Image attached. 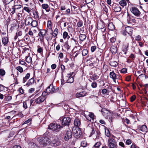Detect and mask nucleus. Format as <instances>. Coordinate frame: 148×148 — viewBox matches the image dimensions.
<instances>
[{
  "instance_id": "obj_32",
  "label": "nucleus",
  "mask_w": 148,
  "mask_h": 148,
  "mask_svg": "<svg viewBox=\"0 0 148 148\" xmlns=\"http://www.w3.org/2000/svg\"><path fill=\"white\" fill-rule=\"evenodd\" d=\"M90 78L92 80H95L99 78V76L96 74H94L90 76Z\"/></svg>"
},
{
  "instance_id": "obj_16",
  "label": "nucleus",
  "mask_w": 148,
  "mask_h": 148,
  "mask_svg": "<svg viewBox=\"0 0 148 148\" xmlns=\"http://www.w3.org/2000/svg\"><path fill=\"white\" fill-rule=\"evenodd\" d=\"M47 32V31L45 29H41L38 34V35L40 37H44Z\"/></svg>"
},
{
  "instance_id": "obj_58",
  "label": "nucleus",
  "mask_w": 148,
  "mask_h": 148,
  "mask_svg": "<svg viewBox=\"0 0 148 148\" xmlns=\"http://www.w3.org/2000/svg\"><path fill=\"white\" fill-rule=\"evenodd\" d=\"M124 121L126 122L127 124H129L130 123V121L127 118H126L125 119H124Z\"/></svg>"
},
{
  "instance_id": "obj_26",
  "label": "nucleus",
  "mask_w": 148,
  "mask_h": 148,
  "mask_svg": "<svg viewBox=\"0 0 148 148\" xmlns=\"http://www.w3.org/2000/svg\"><path fill=\"white\" fill-rule=\"evenodd\" d=\"M58 33V29L57 28H56L54 31L52 33V35L53 36L56 37L57 36Z\"/></svg>"
},
{
  "instance_id": "obj_6",
  "label": "nucleus",
  "mask_w": 148,
  "mask_h": 148,
  "mask_svg": "<svg viewBox=\"0 0 148 148\" xmlns=\"http://www.w3.org/2000/svg\"><path fill=\"white\" fill-rule=\"evenodd\" d=\"M45 93L46 92H43L42 93V95H41L35 100L34 103H36L37 104H40L43 102L46 99L45 97L43 95H45Z\"/></svg>"
},
{
  "instance_id": "obj_17",
  "label": "nucleus",
  "mask_w": 148,
  "mask_h": 148,
  "mask_svg": "<svg viewBox=\"0 0 148 148\" xmlns=\"http://www.w3.org/2000/svg\"><path fill=\"white\" fill-rule=\"evenodd\" d=\"M112 7L115 12H120L121 10V8L119 5H112Z\"/></svg>"
},
{
  "instance_id": "obj_24",
  "label": "nucleus",
  "mask_w": 148,
  "mask_h": 148,
  "mask_svg": "<svg viewBox=\"0 0 148 148\" xmlns=\"http://www.w3.org/2000/svg\"><path fill=\"white\" fill-rule=\"evenodd\" d=\"M132 31V29L129 27H127L125 28V31L129 34H131Z\"/></svg>"
},
{
  "instance_id": "obj_25",
  "label": "nucleus",
  "mask_w": 148,
  "mask_h": 148,
  "mask_svg": "<svg viewBox=\"0 0 148 148\" xmlns=\"http://www.w3.org/2000/svg\"><path fill=\"white\" fill-rule=\"evenodd\" d=\"M119 4L122 7H124L127 5V3L125 0H121L119 2Z\"/></svg>"
},
{
  "instance_id": "obj_10",
  "label": "nucleus",
  "mask_w": 148,
  "mask_h": 148,
  "mask_svg": "<svg viewBox=\"0 0 148 148\" xmlns=\"http://www.w3.org/2000/svg\"><path fill=\"white\" fill-rule=\"evenodd\" d=\"M130 11L131 12L136 16H139L140 14V12L136 7H132L130 9Z\"/></svg>"
},
{
  "instance_id": "obj_14",
  "label": "nucleus",
  "mask_w": 148,
  "mask_h": 148,
  "mask_svg": "<svg viewBox=\"0 0 148 148\" xmlns=\"http://www.w3.org/2000/svg\"><path fill=\"white\" fill-rule=\"evenodd\" d=\"M87 93L85 91L81 92L79 93H77L76 94V97L77 98H79L80 97H83L86 95Z\"/></svg>"
},
{
  "instance_id": "obj_31",
  "label": "nucleus",
  "mask_w": 148,
  "mask_h": 148,
  "mask_svg": "<svg viewBox=\"0 0 148 148\" xmlns=\"http://www.w3.org/2000/svg\"><path fill=\"white\" fill-rule=\"evenodd\" d=\"M31 25L32 27H36L38 25V23L36 21H32Z\"/></svg>"
},
{
  "instance_id": "obj_37",
  "label": "nucleus",
  "mask_w": 148,
  "mask_h": 148,
  "mask_svg": "<svg viewBox=\"0 0 148 148\" xmlns=\"http://www.w3.org/2000/svg\"><path fill=\"white\" fill-rule=\"evenodd\" d=\"M67 82L70 83H72L74 82V78L73 77H71L68 78L67 80Z\"/></svg>"
},
{
  "instance_id": "obj_45",
  "label": "nucleus",
  "mask_w": 148,
  "mask_h": 148,
  "mask_svg": "<svg viewBox=\"0 0 148 148\" xmlns=\"http://www.w3.org/2000/svg\"><path fill=\"white\" fill-rule=\"evenodd\" d=\"M5 74V71L2 69H0V75L2 76L4 75Z\"/></svg>"
},
{
  "instance_id": "obj_52",
  "label": "nucleus",
  "mask_w": 148,
  "mask_h": 148,
  "mask_svg": "<svg viewBox=\"0 0 148 148\" xmlns=\"http://www.w3.org/2000/svg\"><path fill=\"white\" fill-rule=\"evenodd\" d=\"M108 92L107 90L104 89L102 90L101 92L103 94H106L107 95H108V94L107 93Z\"/></svg>"
},
{
  "instance_id": "obj_13",
  "label": "nucleus",
  "mask_w": 148,
  "mask_h": 148,
  "mask_svg": "<svg viewBox=\"0 0 148 148\" xmlns=\"http://www.w3.org/2000/svg\"><path fill=\"white\" fill-rule=\"evenodd\" d=\"M32 21V17H26L25 21V25H31Z\"/></svg>"
},
{
  "instance_id": "obj_39",
  "label": "nucleus",
  "mask_w": 148,
  "mask_h": 148,
  "mask_svg": "<svg viewBox=\"0 0 148 148\" xmlns=\"http://www.w3.org/2000/svg\"><path fill=\"white\" fill-rule=\"evenodd\" d=\"M26 61L27 63H29L32 61V58L30 57H27L26 58Z\"/></svg>"
},
{
  "instance_id": "obj_23",
  "label": "nucleus",
  "mask_w": 148,
  "mask_h": 148,
  "mask_svg": "<svg viewBox=\"0 0 148 148\" xmlns=\"http://www.w3.org/2000/svg\"><path fill=\"white\" fill-rule=\"evenodd\" d=\"M128 45L127 44L126 45H124L123 46V51L124 52V53L126 54L127 51L128 50Z\"/></svg>"
},
{
  "instance_id": "obj_3",
  "label": "nucleus",
  "mask_w": 148,
  "mask_h": 148,
  "mask_svg": "<svg viewBox=\"0 0 148 148\" xmlns=\"http://www.w3.org/2000/svg\"><path fill=\"white\" fill-rule=\"evenodd\" d=\"M102 114L107 119H109V121L112 122V114L109 111L106 109L105 108H103L101 110Z\"/></svg>"
},
{
  "instance_id": "obj_54",
  "label": "nucleus",
  "mask_w": 148,
  "mask_h": 148,
  "mask_svg": "<svg viewBox=\"0 0 148 148\" xmlns=\"http://www.w3.org/2000/svg\"><path fill=\"white\" fill-rule=\"evenodd\" d=\"M100 145V143L99 142H97L94 145L95 147L96 148H98Z\"/></svg>"
},
{
  "instance_id": "obj_33",
  "label": "nucleus",
  "mask_w": 148,
  "mask_h": 148,
  "mask_svg": "<svg viewBox=\"0 0 148 148\" xmlns=\"http://www.w3.org/2000/svg\"><path fill=\"white\" fill-rule=\"evenodd\" d=\"M88 53V50L86 49H85L83 50L82 53L83 56H85Z\"/></svg>"
},
{
  "instance_id": "obj_1",
  "label": "nucleus",
  "mask_w": 148,
  "mask_h": 148,
  "mask_svg": "<svg viewBox=\"0 0 148 148\" xmlns=\"http://www.w3.org/2000/svg\"><path fill=\"white\" fill-rule=\"evenodd\" d=\"M38 140L40 145L43 147L46 146L47 145H50L51 139L47 138L40 137L38 138Z\"/></svg>"
},
{
  "instance_id": "obj_20",
  "label": "nucleus",
  "mask_w": 148,
  "mask_h": 148,
  "mask_svg": "<svg viewBox=\"0 0 148 148\" xmlns=\"http://www.w3.org/2000/svg\"><path fill=\"white\" fill-rule=\"evenodd\" d=\"M74 124L75 126L77 127L80 126L81 125V122L79 119H76L74 121Z\"/></svg>"
},
{
  "instance_id": "obj_53",
  "label": "nucleus",
  "mask_w": 148,
  "mask_h": 148,
  "mask_svg": "<svg viewBox=\"0 0 148 148\" xmlns=\"http://www.w3.org/2000/svg\"><path fill=\"white\" fill-rule=\"evenodd\" d=\"M30 76V73H28L26 74L25 77H24V78L26 79H28Z\"/></svg>"
},
{
  "instance_id": "obj_12",
  "label": "nucleus",
  "mask_w": 148,
  "mask_h": 148,
  "mask_svg": "<svg viewBox=\"0 0 148 148\" xmlns=\"http://www.w3.org/2000/svg\"><path fill=\"white\" fill-rule=\"evenodd\" d=\"M127 20L128 23L132 24L136 23V20L135 18L128 14H127Z\"/></svg>"
},
{
  "instance_id": "obj_15",
  "label": "nucleus",
  "mask_w": 148,
  "mask_h": 148,
  "mask_svg": "<svg viewBox=\"0 0 148 148\" xmlns=\"http://www.w3.org/2000/svg\"><path fill=\"white\" fill-rule=\"evenodd\" d=\"M2 42L4 46L6 45L9 42V40L8 37H2Z\"/></svg>"
},
{
  "instance_id": "obj_4",
  "label": "nucleus",
  "mask_w": 148,
  "mask_h": 148,
  "mask_svg": "<svg viewBox=\"0 0 148 148\" xmlns=\"http://www.w3.org/2000/svg\"><path fill=\"white\" fill-rule=\"evenodd\" d=\"M61 144V141L57 137H54L52 140H51L50 145L53 147H59Z\"/></svg>"
},
{
  "instance_id": "obj_49",
  "label": "nucleus",
  "mask_w": 148,
  "mask_h": 148,
  "mask_svg": "<svg viewBox=\"0 0 148 148\" xmlns=\"http://www.w3.org/2000/svg\"><path fill=\"white\" fill-rule=\"evenodd\" d=\"M105 133L106 136L108 137H109L110 135V133L108 130H107L105 131Z\"/></svg>"
},
{
  "instance_id": "obj_22",
  "label": "nucleus",
  "mask_w": 148,
  "mask_h": 148,
  "mask_svg": "<svg viewBox=\"0 0 148 148\" xmlns=\"http://www.w3.org/2000/svg\"><path fill=\"white\" fill-rule=\"evenodd\" d=\"M34 78H32L29 79L28 81V82L26 84L27 86H29L30 85H31L34 83Z\"/></svg>"
},
{
  "instance_id": "obj_35",
  "label": "nucleus",
  "mask_w": 148,
  "mask_h": 148,
  "mask_svg": "<svg viewBox=\"0 0 148 148\" xmlns=\"http://www.w3.org/2000/svg\"><path fill=\"white\" fill-rule=\"evenodd\" d=\"M22 6V5H14L13 7L14 8V9L16 10L21 8Z\"/></svg>"
},
{
  "instance_id": "obj_5",
  "label": "nucleus",
  "mask_w": 148,
  "mask_h": 148,
  "mask_svg": "<svg viewBox=\"0 0 148 148\" xmlns=\"http://www.w3.org/2000/svg\"><path fill=\"white\" fill-rule=\"evenodd\" d=\"M62 125L63 126H69L71 123V118L68 117H62Z\"/></svg>"
},
{
  "instance_id": "obj_61",
  "label": "nucleus",
  "mask_w": 148,
  "mask_h": 148,
  "mask_svg": "<svg viewBox=\"0 0 148 148\" xmlns=\"http://www.w3.org/2000/svg\"><path fill=\"white\" fill-rule=\"evenodd\" d=\"M91 129L92 130L91 132L90 135L89 136L90 137L94 134L95 132V131L93 128H91Z\"/></svg>"
},
{
  "instance_id": "obj_34",
  "label": "nucleus",
  "mask_w": 148,
  "mask_h": 148,
  "mask_svg": "<svg viewBox=\"0 0 148 148\" xmlns=\"http://www.w3.org/2000/svg\"><path fill=\"white\" fill-rule=\"evenodd\" d=\"M5 99L7 101H10L12 99V96L8 95H5Z\"/></svg>"
},
{
  "instance_id": "obj_56",
  "label": "nucleus",
  "mask_w": 148,
  "mask_h": 148,
  "mask_svg": "<svg viewBox=\"0 0 148 148\" xmlns=\"http://www.w3.org/2000/svg\"><path fill=\"white\" fill-rule=\"evenodd\" d=\"M18 91L21 93L23 94L24 93V90L21 88H20L18 89Z\"/></svg>"
},
{
  "instance_id": "obj_8",
  "label": "nucleus",
  "mask_w": 148,
  "mask_h": 148,
  "mask_svg": "<svg viewBox=\"0 0 148 148\" xmlns=\"http://www.w3.org/2000/svg\"><path fill=\"white\" fill-rule=\"evenodd\" d=\"M54 87L52 85L50 84L47 88L46 89V92L47 93L53 94L56 92V91H58L57 88Z\"/></svg>"
},
{
  "instance_id": "obj_62",
  "label": "nucleus",
  "mask_w": 148,
  "mask_h": 148,
  "mask_svg": "<svg viewBox=\"0 0 148 148\" xmlns=\"http://www.w3.org/2000/svg\"><path fill=\"white\" fill-rule=\"evenodd\" d=\"M23 107L24 108H25V109H26L27 108V103L26 102H23Z\"/></svg>"
},
{
  "instance_id": "obj_9",
  "label": "nucleus",
  "mask_w": 148,
  "mask_h": 148,
  "mask_svg": "<svg viewBox=\"0 0 148 148\" xmlns=\"http://www.w3.org/2000/svg\"><path fill=\"white\" fill-rule=\"evenodd\" d=\"M73 131L74 134L78 137H80L82 134V132L79 128L78 127H76L75 129L73 128Z\"/></svg>"
},
{
  "instance_id": "obj_46",
  "label": "nucleus",
  "mask_w": 148,
  "mask_h": 148,
  "mask_svg": "<svg viewBox=\"0 0 148 148\" xmlns=\"http://www.w3.org/2000/svg\"><path fill=\"white\" fill-rule=\"evenodd\" d=\"M23 10H24L28 13H30L31 12V10H30L29 8L27 7H25L24 8Z\"/></svg>"
},
{
  "instance_id": "obj_41",
  "label": "nucleus",
  "mask_w": 148,
  "mask_h": 148,
  "mask_svg": "<svg viewBox=\"0 0 148 148\" xmlns=\"http://www.w3.org/2000/svg\"><path fill=\"white\" fill-rule=\"evenodd\" d=\"M101 49H99L97 51H96L95 53V55L97 56H100L101 55V52L100 51Z\"/></svg>"
},
{
  "instance_id": "obj_7",
  "label": "nucleus",
  "mask_w": 148,
  "mask_h": 148,
  "mask_svg": "<svg viewBox=\"0 0 148 148\" xmlns=\"http://www.w3.org/2000/svg\"><path fill=\"white\" fill-rule=\"evenodd\" d=\"M108 146L110 148H116L117 145L114 139L112 138H109L108 139Z\"/></svg>"
},
{
  "instance_id": "obj_27",
  "label": "nucleus",
  "mask_w": 148,
  "mask_h": 148,
  "mask_svg": "<svg viewBox=\"0 0 148 148\" xmlns=\"http://www.w3.org/2000/svg\"><path fill=\"white\" fill-rule=\"evenodd\" d=\"M110 66L114 67H116L117 65V63L116 61L110 62L109 63Z\"/></svg>"
},
{
  "instance_id": "obj_36",
  "label": "nucleus",
  "mask_w": 148,
  "mask_h": 148,
  "mask_svg": "<svg viewBox=\"0 0 148 148\" xmlns=\"http://www.w3.org/2000/svg\"><path fill=\"white\" fill-rule=\"evenodd\" d=\"M61 68L62 70V76H63V73L64 72L65 70V66L63 64L61 65Z\"/></svg>"
},
{
  "instance_id": "obj_21",
  "label": "nucleus",
  "mask_w": 148,
  "mask_h": 148,
  "mask_svg": "<svg viewBox=\"0 0 148 148\" xmlns=\"http://www.w3.org/2000/svg\"><path fill=\"white\" fill-rule=\"evenodd\" d=\"M110 50L112 53L115 54L117 52V49L116 47L112 46L110 48Z\"/></svg>"
},
{
  "instance_id": "obj_28",
  "label": "nucleus",
  "mask_w": 148,
  "mask_h": 148,
  "mask_svg": "<svg viewBox=\"0 0 148 148\" xmlns=\"http://www.w3.org/2000/svg\"><path fill=\"white\" fill-rule=\"evenodd\" d=\"M140 130L142 132H145L147 131V127L145 125H143L140 127Z\"/></svg>"
},
{
  "instance_id": "obj_43",
  "label": "nucleus",
  "mask_w": 148,
  "mask_h": 148,
  "mask_svg": "<svg viewBox=\"0 0 148 148\" xmlns=\"http://www.w3.org/2000/svg\"><path fill=\"white\" fill-rule=\"evenodd\" d=\"M97 83L95 82H93L91 84V86L93 88H95L97 87Z\"/></svg>"
},
{
  "instance_id": "obj_44",
  "label": "nucleus",
  "mask_w": 148,
  "mask_h": 148,
  "mask_svg": "<svg viewBox=\"0 0 148 148\" xmlns=\"http://www.w3.org/2000/svg\"><path fill=\"white\" fill-rule=\"evenodd\" d=\"M38 49L37 51L39 53H41L43 52V49L42 48L40 47L39 46H38Z\"/></svg>"
},
{
  "instance_id": "obj_63",
  "label": "nucleus",
  "mask_w": 148,
  "mask_h": 148,
  "mask_svg": "<svg viewBox=\"0 0 148 148\" xmlns=\"http://www.w3.org/2000/svg\"><path fill=\"white\" fill-rule=\"evenodd\" d=\"M89 116L92 119H94V115L93 113H90L89 114Z\"/></svg>"
},
{
  "instance_id": "obj_60",
  "label": "nucleus",
  "mask_w": 148,
  "mask_h": 148,
  "mask_svg": "<svg viewBox=\"0 0 148 148\" xmlns=\"http://www.w3.org/2000/svg\"><path fill=\"white\" fill-rule=\"evenodd\" d=\"M136 98V96L135 95H133L132 97H131L130 98V100L131 102H133L134 101Z\"/></svg>"
},
{
  "instance_id": "obj_57",
  "label": "nucleus",
  "mask_w": 148,
  "mask_h": 148,
  "mask_svg": "<svg viewBox=\"0 0 148 148\" xmlns=\"http://www.w3.org/2000/svg\"><path fill=\"white\" fill-rule=\"evenodd\" d=\"M132 143V141L130 139H128L127 140L126 144L127 145H129L130 144Z\"/></svg>"
},
{
  "instance_id": "obj_48",
  "label": "nucleus",
  "mask_w": 148,
  "mask_h": 148,
  "mask_svg": "<svg viewBox=\"0 0 148 148\" xmlns=\"http://www.w3.org/2000/svg\"><path fill=\"white\" fill-rule=\"evenodd\" d=\"M97 49V47L96 46H92L91 48V50L92 52H93Z\"/></svg>"
},
{
  "instance_id": "obj_40",
  "label": "nucleus",
  "mask_w": 148,
  "mask_h": 148,
  "mask_svg": "<svg viewBox=\"0 0 148 148\" xmlns=\"http://www.w3.org/2000/svg\"><path fill=\"white\" fill-rule=\"evenodd\" d=\"M68 36L69 38V36H68V33L66 32H64L63 33V37L64 39H66Z\"/></svg>"
},
{
  "instance_id": "obj_50",
  "label": "nucleus",
  "mask_w": 148,
  "mask_h": 148,
  "mask_svg": "<svg viewBox=\"0 0 148 148\" xmlns=\"http://www.w3.org/2000/svg\"><path fill=\"white\" fill-rule=\"evenodd\" d=\"M34 16L36 19L38 18H39V16L38 12H35L33 13Z\"/></svg>"
},
{
  "instance_id": "obj_11",
  "label": "nucleus",
  "mask_w": 148,
  "mask_h": 148,
  "mask_svg": "<svg viewBox=\"0 0 148 148\" xmlns=\"http://www.w3.org/2000/svg\"><path fill=\"white\" fill-rule=\"evenodd\" d=\"M72 136V134L71 131L70 130H67L64 137V139L65 140H68Z\"/></svg>"
},
{
  "instance_id": "obj_19",
  "label": "nucleus",
  "mask_w": 148,
  "mask_h": 148,
  "mask_svg": "<svg viewBox=\"0 0 148 148\" xmlns=\"http://www.w3.org/2000/svg\"><path fill=\"white\" fill-rule=\"evenodd\" d=\"M43 9H45L47 12L49 11L50 9L49 5L47 4H43L42 5Z\"/></svg>"
},
{
  "instance_id": "obj_47",
  "label": "nucleus",
  "mask_w": 148,
  "mask_h": 148,
  "mask_svg": "<svg viewBox=\"0 0 148 148\" xmlns=\"http://www.w3.org/2000/svg\"><path fill=\"white\" fill-rule=\"evenodd\" d=\"M141 38V36L139 35H138L136 36L135 38V40L137 41H140Z\"/></svg>"
},
{
  "instance_id": "obj_2",
  "label": "nucleus",
  "mask_w": 148,
  "mask_h": 148,
  "mask_svg": "<svg viewBox=\"0 0 148 148\" xmlns=\"http://www.w3.org/2000/svg\"><path fill=\"white\" fill-rule=\"evenodd\" d=\"M63 128V126L57 123H51L48 127V128L55 132H58Z\"/></svg>"
},
{
  "instance_id": "obj_55",
  "label": "nucleus",
  "mask_w": 148,
  "mask_h": 148,
  "mask_svg": "<svg viewBox=\"0 0 148 148\" xmlns=\"http://www.w3.org/2000/svg\"><path fill=\"white\" fill-rule=\"evenodd\" d=\"M73 73V72L70 73H68L67 74L66 77L69 78L71 77H71Z\"/></svg>"
},
{
  "instance_id": "obj_38",
  "label": "nucleus",
  "mask_w": 148,
  "mask_h": 148,
  "mask_svg": "<svg viewBox=\"0 0 148 148\" xmlns=\"http://www.w3.org/2000/svg\"><path fill=\"white\" fill-rule=\"evenodd\" d=\"M120 103L122 107H125L126 105V101L124 100H122Z\"/></svg>"
},
{
  "instance_id": "obj_59",
  "label": "nucleus",
  "mask_w": 148,
  "mask_h": 148,
  "mask_svg": "<svg viewBox=\"0 0 148 148\" xmlns=\"http://www.w3.org/2000/svg\"><path fill=\"white\" fill-rule=\"evenodd\" d=\"M32 119H29L27 121H25V122L23 124V125L25 124H28L29 122H31V121Z\"/></svg>"
},
{
  "instance_id": "obj_29",
  "label": "nucleus",
  "mask_w": 148,
  "mask_h": 148,
  "mask_svg": "<svg viewBox=\"0 0 148 148\" xmlns=\"http://www.w3.org/2000/svg\"><path fill=\"white\" fill-rule=\"evenodd\" d=\"M79 38L81 41H84L86 38V36L84 34H81L79 36Z\"/></svg>"
},
{
  "instance_id": "obj_18",
  "label": "nucleus",
  "mask_w": 148,
  "mask_h": 148,
  "mask_svg": "<svg viewBox=\"0 0 148 148\" xmlns=\"http://www.w3.org/2000/svg\"><path fill=\"white\" fill-rule=\"evenodd\" d=\"M110 77L115 82L116 77V74L113 71H112L110 73Z\"/></svg>"
},
{
  "instance_id": "obj_64",
  "label": "nucleus",
  "mask_w": 148,
  "mask_h": 148,
  "mask_svg": "<svg viewBox=\"0 0 148 148\" xmlns=\"http://www.w3.org/2000/svg\"><path fill=\"white\" fill-rule=\"evenodd\" d=\"M116 39L114 37H112L110 39V41L113 43L114 42L116 41Z\"/></svg>"
},
{
  "instance_id": "obj_42",
  "label": "nucleus",
  "mask_w": 148,
  "mask_h": 148,
  "mask_svg": "<svg viewBox=\"0 0 148 148\" xmlns=\"http://www.w3.org/2000/svg\"><path fill=\"white\" fill-rule=\"evenodd\" d=\"M16 69L21 73H22L23 71L22 68L20 66L17 67Z\"/></svg>"
},
{
  "instance_id": "obj_51",
  "label": "nucleus",
  "mask_w": 148,
  "mask_h": 148,
  "mask_svg": "<svg viewBox=\"0 0 148 148\" xmlns=\"http://www.w3.org/2000/svg\"><path fill=\"white\" fill-rule=\"evenodd\" d=\"M77 25L78 27H80L83 25V23L82 22L79 21L77 23Z\"/></svg>"
},
{
  "instance_id": "obj_30",
  "label": "nucleus",
  "mask_w": 148,
  "mask_h": 148,
  "mask_svg": "<svg viewBox=\"0 0 148 148\" xmlns=\"http://www.w3.org/2000/svg\"><path fill=\"white\" fill-rule=\"evenodd\" d=\"M104 27V26L103 23H98L97 28L98 29H101Z\"/></svg>"
}]
</instances>
